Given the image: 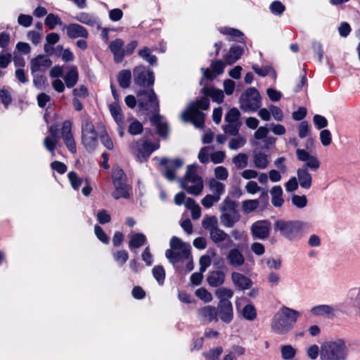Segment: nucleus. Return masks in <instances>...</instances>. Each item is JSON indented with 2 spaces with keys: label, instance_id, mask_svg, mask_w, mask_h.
<instances>
[{
  "label": "nucleus",
  "instance_id": "obj_1",
  "mask_svg": "<svg viewBox=\"0 0 360 360\" xmlns=\"http://www.w3.org/2000/svg\"><path fill=\"white\" fill-rule=\"evenodd\" d=\"M300 316V311L283 306L274 314L271 323V330L278 335H285L292 330Z\"/></svg>",
  "mask_w": 360,
  "mask_h": 360
},
{
  "label": "nucleus",
  "instance_id": "obj_2",
  "mask_svg": "<svg viewBox=\"0 0 360 360\" xmlns=\"http://www.w3.org/2000/svg\"><path fill=\"white\" fill-rule=\"evenodd\" d=\"M348 354L349 349L342 338L326 340L320 347L321 360H347Z\"/></svg>",
  "mask_w": 360,
  "mask_h": 360
},
{
  "label": "nucleus",
  "instance_id": "obj_3",
  "mask_svg": "<svg viewBox=\"0 0 360 360\" xmlns=\"http://www.w3.org/2000/svg\"><path fill=\"white\" fill-rule=\"evenodd\" d=\"M308 229V223L300 220L278 219L274 223V230L290 241L297 239Z\"/></svg>",
  "mask_w": 360,
  "mask_h": 360
},
{
  "label": "nucleus",
  "instance_id": "obj_4",
  "mask_svg": "<svg viewBox=\"0 0 360 360\" xmlns=\"http://www.w3.org/2000/svg\"><path fill=\"white\" fill-rule=\"evenodd\" d=\"M209 106V99L202 98L189 103L187 108L181 112V117L184 122H191L196 128H202L204 124L205 114L200 110H207Z\"/></svg>",
  "mask_w": 360,
  "mask_h": 360
},
{
  "label": "nucleus",
  "instance_id": "obj_5",
  "mask_svg": "<svg viewBox=\"0 0 360 360\" xmlns=\"http://www.w3.org/2000/svg\"><path fill=\"white\" fill-rule=\"evenodd\" d=\"M169 245L171 249L166 250V257L172 263H176L184 259L187 260L188 271H191L193 269V265L190 257V245L176 236L172 238Z\"/></svg>",
  "mask_w": 360,
  "mask_h": 360
},
{
  "label": "nucleus",
  "instance_id": "obj_6",
  "mask_svg": "<svg viewBox=\"0 0 360 360\" xmlns=\"http://www.w3.org/2000/svg\"><path fill=\"white\" fill-rule=\"evenodd\" d=\"M198 166L189 165L186 167L185 176L179 182L182 188L193 195H199L203 190V180L197 174Z\"/></svg>",
  "mask_w": 360,
  "mask_h": 360
},
{
  "label": "nucleus",
  "instance_id": "obj_7",
  "mask_svg": "<svg viewBox=\"0 0 360 360\" xmlns=\"http://www.w3.org/2000/svg\"><path fill=\"white\" fill-rule=\"evenodd\" d=\"M159 147L158 142L151 143L144 139L134 142L130 146L132 153L139 162L146 161L150 154Z\"/></svg>",
  "mask_w": 360,
  "mask_h": 360
},
{
  "label": "nucleus",
  "instance_id": "obj_8",
  "mask_svg": "<svg viewBox=\"0 0 360 360\" xmlns=\"http://www.w3.org/2000/svg\"><path fill=\"white\" fill-rule=\"evenodd\" d=\"M240 108L244 111H257L261 106L259 94L255 88H249L240 98Z\"/></svg>",
  "mask_w": 360,
  "mask_h": 360
},
{
  "label": "nucleus",
  "instance_id": "obj_9",
  "mask_svg": "<svg viewBox=\"0 0 360 360\" xmlns=\"http://www.w3.org/2000/svg\"><path fill=\"white\" fill-rule=\"evenodd\" d=\"M134 82L135 84L148 87L154 83V75L153 72L150 71L143 65H139L133 69Z\"/></svg>",
  "mask_w": 360,
  "mask_h": 360
},
{
  "label": "nucleus",
  "instance_id": "obj_10",
  "mask_svg": "<svg viewBox=\"0 0 360 360\" xmlns=\"http://www.w3.org/2000/svg\"><path fill=\"white\" fill-rule=\"evenodd\" d=\"M139 105L143 110L158 112L159 103L156 95L152 89L148 91H140L138 94Z\"/></svg>",
  "mask_w": 360,
  "mask_h": 360
},
{
  "label": "nucleus",
  "instance_id": "obj_11",
  "mask_svg": "<svg viewBox=\"0 0 360 360\" xmlns=\"http://www.w3.org/2000/svg\"><path fill=\"white\" fill-rule=\"evenodd\" d=\"M295 153L297 160L304 162L305 167L307 169L316 171L320 167L321 162L316 156L311 155L309 151L305 149L297 148Z\"/></svg>",
  "mask_w": 360,
  "mask_h": 360
},
{
  "label": "nucleus",
  "instance_id": "obj_12",
  "mask_svg": "<svg viewBox=\"0 0 360 360\" xmlns=\"http://www.w3.org/2000/svg\"><path fill=\"white\" fill-rule=\"evenodd\" d=\"M271 230V223L267 220H259L253 223L250 231L254 238L264 240L268 238Z\"/></svg>",
  "mask_w": 360,
  "mask_h": 360
},
{
  "label": "nucleus",
  "instance_id": "obj_13",
  "mask_svg": "<svg viewBox=\"0 0 360 360\" xmlns=\"http://www.w3.org/2000/svg\"><path fill=\"white\" fill-rule=\"evenodd\" d=\"M160 163L162 165H166L165 171L164 176L169 181H173L176 179V172L184 165V161L181 159L176 158L174 160H168L167 159L163 158L161 160Z\"/></svg>",
  "mask_w": 360,
  "mask_h": 360
},
{
  "label": "nucleus",
  "instance_id": "obj_14",
  "mask_svg": "<svg viewBox=\"0 0 360 360\" xmlns=\"http://www.w3.org/2000/svg\"><path fill=\"white\" fill-rule=\"evenodd\" d=\"M72 123L69 120H66L63 124L61 136L70 152L75 153L77 152L76 143L72 134Z\"/></svg>",
  "mask_w": 360,
  "mask_h": 360
},
{
  "label": "nucleus",
  "instance_id": "obj_15",
  "mask_svg": "<svg viewBox=\"0 0 360 360\" xmlns=\"http://www.w3.org/2000/svg\"><path fill=\"white\" fill-rule=\"evenodd\" d=\"M218 320L229 323L233 319V309L231 302L218 303L216 307Z\"/></svg>",
  "mask_w": 360,
  "mask_h": 360
},
{
  "label": "nucleus",
  "instance_id": "obj_16",
  "mask_svg": "<svg viewBox=\"0 0 360 360\" xmlns=\"http://www.w3.org/2000/svg\"><path fill=\"white\" fill-rule=\"evenodd\" d=\"M49 135L46 136L44 139V146L52 155H54V150L59 142V136H58V126L50 125L49 127Z\"/></svg>",
  "mask_w": 360,
  "mask_h": 360
},
{
  "label": "nucleus",
  "instance_id": "obj_17",
  "mask_svg": "<svg viewBox=\"0 0 360 360\" xmlns=\"http://www.w3.org/2000/svg\"><path fill=\"white\" fill-rule=\"evenodd\" d=\"M198 316L201 321L206 323L218 321L216 307L212 305H206L200 308L198 311Z\"/></svg>",
  "mask_w": 360,
  "mask_h": 360
},
{
  "label": "nucleus",
  "instance_id": "obj_18",
  "mask_svg": "<svg viewBox=\"0 0 360 360\" xmlns=\"http://www.w3.org/2000/svg\"><path fill=\"white\" fill-rule=\"evenodd\" d=\"M51 60L47 56L39 55L31 60L32 73L43 72L51 65Z\"/></svg>",
  "mask_w": 360,
  "mask_h": 360
},
{
  "label": "nucleus",
  "instance_id": "obj_19",
  "mask_svg": "<svg viewBox=\"0 0 360 360\" xmlns=\"http://www.w3.org/2000/svg\"><path fill=\"white\" fill-rule=\"evenodd\" d=\"M124 42L122 39H116L109 44V49L113 54L114 60L116 63L122 61L124 57Z\"/></svg>",
  "mask_w": 360,
  "mask_h": 360
},
{
  "label": "nucleus",
  "instance_id": "obj_20",
  "mask_svg": "<svg viewBox=\"0 0 360 360\" xmlns=\"http://www.w3.org/2000/svg\"><path fill=\"white\" fill-rule=\"evenodd\" d=\"M310 313L313 316L333 318L336 316L337 311L332 305L319 304L311 308Z\"/></svg>",
  "mask_w": 360,
  "mask_h": 360
},
{
  "label": "nucleus",
  "instance_id": "obj_21",
  "mask_svg": "<svg viewBox=\"0 0 360 360\" xmlns=\"http://www.w3.org/2000/svg\"><path fill=\"white\" fill-rule=\"evenodd\" d=\"M64 29L67 30L68 36L72 39L79 37L87 38L89 35L87 30L79 24L72 23L68 26L63 25V30Z\"/></svg>",
  "mask_w": 360,
  "mask_h": 360
},
{
  "label": "nucleus",
  "instance_id": "obj_22",
  "mask_svg": "<svg viewBox=\"0 0 360 360\" xmlns=\"http://www.w3.org/2000/svg\"><path fill=\"white\" fill-rule=\"evenodd\" d=\"M112 184L114 186V191L112 193V195L115 199H127L130 197L131 193V187L127 182L116 183Z\"/></svg>",
  "mask_w": 360,
  "mask_h": 360
},
{
  "label": "nucleus",
  "instance_id": "obj_23",
  "mask_svg": "<svg viewBox=\"0 0 360 360\" xmlns=\"http://www.w3.org/2000/svg\"><path fill=\"white\" fill-rule=\"evenodd\" d=\"M151 123L156 127L158 133L161 136H166L169 131V126L165 119L158 114L150 117Z\"/></svg>",
  "mask_w": 360,
  "mask_h": 360
},
{
  "label": "nucleus",
  "instance_id": "obj_24",
  "mask_svg": "<svg viewBox=\"0 0 360 360\" xmlns=\"http://www.w3.org/2000/svg\"><path fill=\"white\" fill-rule=\"evenodd\" d=\"M228 263L233 267L238 268L245 263V257L238 248L230 250L226 256Z\"/></svg>",
  "mask_w": 360,
  "mask_h": 360
},
{
  "label": "nucleus",
  "instance_id": "obj_25",
  "mask_svg": "<svg viewBox=\"0 0 360 360\" xmlns=\"http://www.w3.org/2000/svg\"><path fill=\"white\" fill-rule=\"evenodd\" d=\"M231 281L236 287L241 290L249 289L252 285V281L248 277L238 272L231 274Z\"/></svg>",
  "mask_w": 360,
  "mask_h": 360
},
{
  "label": "nucleus",
  "instance_id": "obj_26",
  "mask_svg": "<svg viewBox=\"0 0 360 360\" xmlns=\"http://www.w3.org/2000/svg\"><path fill=\"white\" fill-rule=\"evenodd\" d=\"M297 181L300 186L309 189L312 185V176L307 167L299 168L297 170Z\"/></svg>",
  "mask_w": 360,
  "mask_h": 360
},
{
  "label": "nucleus",
  "instance_id": "obj_27",
  "mask_svg": "<svg viewBox=\"0 0 360 360\" xmlns=\"http://www.w3.org/2000/svg\"><path fill=\"white\" fill-rule=\"evenodd\" d=\"M240 218L237 210L221 213L220 219L224 227L231 228L237 223Z\"/></svg>",
  "mask_w": 360,
  "mask_h": 360
},
{
  "label": "nucleus",
  "instance_id": "obj_28",
  "mask_svg": "<svg viewBox=\"0 0 360 360\" xmlns=\"http://www.w3.org/2000/svg\"><path fill=\"white\" fill-rule=\"evenodd\" d=\"M207 280L209 285L211 286H220L224 283L225 274L220 270L212 271L209 274Z\"/></svg>",
  "mask_w": 360,
  "mask_h": 360
},
{
  "label": "nucleus",
  "instance_id": "obj_29",
  "mask_svg": "<svg viewBox=\"0 0 360 360\" xmlns=\"http://www.w3.org/2000/svg\"><path fill=\"white\" fill-rule=\"evenodd\" d=\"M78 79L79 75L77 68L75 66L70 67L64 77L66 86L68 88L73 87L78 82Z\"/></svg>",
  "mask_w": 360,
  "mask_h": 360
},
{
  "label": "nucleus",
  "instance_id": "obj_30",
  "mask_svg": "<svg viewBox=\"0 0 360 360\" xmlns=\"http://www.w3.org/2000/svg\"><path fill=\"white\" fill-rule=\"evenodd\" d=\"M271 203L274 207H280L283 205V189L280 186H274L270 191Z\"/></svg>",
  "mask_w": 360,
  "mask_h": 360
},
{
  "label": "nucleus",
  "instance_id": "obj_31",
  "mask_svg": "<svg viewBox=\"0 0 360 360\" xmlns=\"http://www.w3.org/2000/svg\"><path fill=\"white\" fill-rule=\"evenodd\" d=\"M202 93L206 96H210L214 102L220 103L224 100V93L220 89H217L214 87L205 86L202 89Z\"/></svg>",
  "mask_w": 360,
  "mask_h": 360
},
{
  "label": "nucleus",
  "instance_id": "obj_32",
  "mask_svg": "<svg viewBox=\"0 0 360 360\" xmlns=\"http://www.w3.org/2000/svg\"><path fill=\"white\" fill-rule=\"evenodd\" d=\"M208 187L212 195H218L219 199L225 193V185L216 179H212L209 181Z\"/></svg>",
  "mask_w": 360,
  "mask_h": 360
},
{
  "label": "nucleus",
  "instance_id": "obj_33",
  "mask_svg": "<svg viewBox=\"0 0 360 360\" xmlns=\"http://www.w3.org/2000/svg\"><path fill=\"white\" fill-rule=\"evenodd\" d=\"M243 49L240 46H232L229 53L224 56L226 63L229 65L234 63L240 58L243 54Z\"/></svg>",
  "mask_w": 360,
  "mask_h": 360
},
{
  "label": "nucleus",
  "instance_id": "obj_34",
  "mask_svg": "<svg viewBox=\"0 0 360 360\" xmlns=\"http://www.w3.org/2000/svg\"><path fill=\"white\" fill-rule=\"evenodd\" d=\"M215 296L219 300L218 303L231 302L230 299L233 296V291L227 288H219L215 291Z\"/></svg>",
  "mask_w": 360,
  "mask_h": 360
},
{
  "label": "nucleus",
  "instance_id": "obj_35",
  "mask_svg": "<svg viewBox=\"0 0 360 360\" xmlns=\"http://www.w3.org/2000/svg\"><path fill=\"white\" fill-rule=\"evenodd\" d=\"M75 19L79 21L81 23L89 25V26H97L98 27V23L97 18L92 15L87 13H79L77 14Z\"/></svg>",
  "mask_w": 360,
  "mask_h": 360
},
{
  "label": "nucleus",
  "instance_id": "obj_36",
  "mask_svg": "<svg viewBox=\"0 0 360 360\" xmlns=\"http://www.w3.org/2000/svg\"><path fill=\"white\" fill-rule=\"evenodd\" d=\"M82 139V143L87 150L92 151L96 148L98 143L96 133L83 134Z\"/></svg>",
  "mask_w": 360,
  "mask_h": 360
},
{
  "label": "nucleus",
  "instance_id": "obj_37",
  "mask_svg": "<svg viewBox=\"0 0 360 360\" xmlns=\"http://www.w3.org/2000/svg\"><path fill=\"white\" fill-rule=\"evenodd\" d=\"M253 162L255 167L260 169H266L269 163L268 155L261 152L255 153Z\"/></svg>",
  "mask_w": 360,
  "mask_h": 360
},
{
  "label": "nucleus",
  "instance_id": "obj_38",
  "mask_svg": "<svg viewBox=\"0 0 360 360\" xmlns=\"http://www.w3.org/2000/svg\"><path fill=\"white\" fill-rule=\"evenodd\" d=\"M111 115L120 128H123V115L120 107L116 103H112L109 105Z\"/></svg>",
  "mask_w": 360,
  "mask_h": 360
},
{
  "label": "nucleus",
  "instance_id": "obj_39",
  "mask_svg": "<svg viewBox=\"0 0 360 360\" xmlns=\"http://www.w3.org/2000/svg\"><path fill=\"white\" fill-rule=\"evenodd\" d=\"M219 31L224 35L229 36L232 40L238 41H242L243 40V34L238 30L224 27L219 28Z\"/></svg>",
  "mask_w": 360,
  "mask_h": 360
},
{
  "label": "nucleus",
  "instance_id": "obj_40",
  "mask_svg": "<svg viewBox=\"0 0 360 360\" xmlns=\"http://www.w3.org/2000/svg\"><path fill=\"white\" fill-rule=\"evenodd\" d=\"M202 226L210 233L219 227L218 219L215 216H205L202 221Z\"/></svg>",
  "mask_w": 360,
  "mask_h": 360
},
{
  "label": "nucleus",
  "instance_id": "obj_41",
  "mask_svg": "<svg viewBox=\"0 0 360 360\" xmlns=\"http://www.w3.org/2000/svg\"><path fill=\"white\" fill-rule=\"evenodd\" d=\"M131 80V72L129 70H122L117 75V81L120 86L126 89L129 86Z\"/></svg>",
  "mask_w": 360,
  "mask_h": 360
},
{
  "label": "nucleus",
  "instance_id": "obj_42",
  "mask_svg": "<svg viewBox=\"0 0 360 360\" xmlns=\"http://www.w3.org/2000/svg\"><path fill=\"white\" fill-rule=\"evenodd\" d=\"M146 240V238L143 233H133L130 236L129 247L131 249L139 248L144 244Z\"/></svg>",
  "mask_w": 360,
  "mask_h": 360
},
{
  "label": "nucleus",
  "instance_id": "obj_43",
  "mask_svg": "<svg viewBox=\"0 0 360 360\" xmlns=\"http://www.w3.org/2000/svg\"><path fill=\"white\" fill-rule=\"evenodd\" d=\"M210 238L214 243L218 244L229 239V236L218 227L210 233Z\"/></svg>",
  "mask_w": 360,
  "mask_h": 360
},
{
  "label": "nucleus",
  "instance_id": "obj_44",
  "mask_svg": "<svg viewBox=\"0 0 360 360\" xmlns=\"http://www.w3.org/2000/svg\"><path fill=\"white\" fill-rule=\"evenodd\" d=\"M281 357L284 360L292 359L297 354V349L291 345H284L281 346Z\"/></svg>",
  "mask_w": 360,
  "mask_h": 360
},
{
  "label": "nucleus",
  "instance_id": "obj_45",
  "mask_svg": "<svg viewBox=\"0 0 360 360\" xmlns=\"http://www.w3.org/2000/svg\"><path fill=\"white\" fill-rule=\"evenodd\" d=\"M139 56L146 60L150 65H155L157 63V58L154 55H151V51L148 47H143L139 51Z\"/></svg>",
  "mask_w": 360,
  "mask_h": 360
},
{
  "label": "nucleus",
  "instance_id": "obj_46",
  "mask_svg": "<svg viewBox=\"0 0 360 360\" xmlns=\"http://www.w3.org/2000/svg\"><path fill=\"white\" fill-rule=\"evenodd\" d=\"M44 23L50 30L54 29L56 25H59L63 27V25H65L60 20L59 16L53 13L49 14L46 16Z\"/></svg>",
  "mask_w": 360,
  "mask_h": 360
},
{
  "label": "nucleus",
  "instance_id": "obj_47",
  "mask_svg": "<svg viewBox=\"0 0 360 360\" xmlns=\"http://www.w3.org/2000/svg\"><path fill=\"white\" fill-rule=\"evenodd\" d=\"M233 163L238 169H244L248 165V156L245 153H238L233 158Z\"/></svg>",
  "mask_w": 360,
  "mask_h": 360
},
{
  "label": "nucleus",
  "instance_id": "obj_48",
  "mask_svg": "<svg viewBox=\"0 0 360 360\" xmlns=\"http://www.w3.org/2000/svg\"><path fill=\"white\" fill-rule=\"evenodd\" d=\"M112 184L127 182V176L119 167H115L112 172Z\"/></svg>",
  "mask_w": 360,
  "mask_h": 360
},
{
  "label": "nucleus",
  "instance_id": "obj_49",
  "mask_svg": "<svg viewBox=\"0 0 360 360\" xmlns=\"http://www.w3.org/2000/svg\"><path fill=\"white\" fill-rule=\"evenodd\" d=\"M242 314L244 319L248 321H253L257 317L256 309L251 304H248L244 307L242 310Z\"/></svg>",
  "mask_w": 360,
  "mask_h": 360
},
{
  "label": "nucleus",
  "instance_id": "obj_50",
  "mask_svg": "<svg viewBox=\"0 0 360 360\" xmlns=\"http://www.w3.org/2000/svg\"><path fill=\"white\" fill-rule=\"evenodd\" d=\"M236 207V203L227 198L221 203L219 210L221 213L231 212L237 210Z\"/></svg>",
  "mask_w": 360,
  "mask_h": 360
},
{
  "label": "nucleus",
  "instance_id": "obj_51",
  "mask_svg": "<svg viewBox=\"0 0 360 360\" xmlns=\"http://www.w3.org/2000/svg\"><path fill=\"white\" fill-rule=\"evenodd\" d=\"M259 205L258 200H248L243 202L242 208L244 212L250 213L255 210Z\"/></svg>",
  "mask_w": 360,
  "mask_h": 360
},
{
  "label": "nucleus",
  "instance_id": "obj_52",
  "mask_svg": "<svg viewBox=\"0 0 360 360\" xmlns=\"http://www.w3.org/2000/svg\"><path fill=\"white\" fill-rule=\"evenodd\" d=\"M281 276L275 271H271L266 275V281L271 288L277 287L281 282Z\"/></svg>",
  "mask_w": 360,
  "mask_h": 360
},
{
  "label": "nucleus",
  "instance_id": "obj_53",
  "mask_svg": "<svg viewBox=\"0 0 360 360\" xmlns=\"http://www.w3.org/2000/svg\"><path fill=\"white\" fill-rule=\"evenodd\" d=\"M246 143V139L243 136H236L231 139L229 142V147L231 150H237L242 148Z\"/></svg>",
  "mask_w": 360,
  "mask_h": 360
},
{
  "label": "nucleus",
  "instance_id": "obj_54",
  "mask_svg": "<svg viewBox=\"0 0 360 360\" xmlns=\"http://www.w3.org/2000/svg\"><path fill=\"white\" fill-rule=\"evenodd\" d=\"M219 200L218 195L207 194L202 199L201 203L205 208H210L215 203L219 202Z\"/></svg>",
  "mask_w": 360,
  "mask_h": 360
},
{
  "label": "nucleus",
  "instance_id": "obj_55",
  "mask_svg": "<svg viewBox=\"0 0 360 360\" xmlns=\"http://www.w3.org/2000/svg\"><path fill=\"white\" fill-rule=\"evenodd\" d=\"M195 295L205 302H210L213 300V297L211 292L203 288L198 289L195 291Z\"/></svg>",
  "mask_w": 360,
  "mask_h": 360
},
{
  "label": "nucleus",
  "instance_id": "obj_56",
  "mask_svg": "<svg viewBox=\"0 0 360 360\" xmlns=\"http://www.w3.org/2000/svg\"><path fill=\"white\" fill-rule=\"evenodd\" d=\"M240 115V111L237 108H233L225 115V121L226 122H239Z\"/></svg>",
  "mask_w": 360,
  "mask_h": 360
},
{
  "label": "nucleus",
  "instance_id": "obj_57",
  "mask_svg": "<svg viewBox=\"0 0 360 360\" xmlns=\"http://www.w3.org/2000/svg\"><path fill=\"white\" fill-rule=\"evenodd\" d=\"M152 272L158 283L162 284L165 278V272L163 267L161 266H155L153 267Z\"/></svg>",
  "mask_w": 360,
  "mask_h": 360
},
{
  "label": "nucleus",
  "instance_id": "obj_58",
  "mask_svg": "<svg viewBox=\"0 0 360 360\" xmlns=\"http://www.w3.org/2000/svg\"><path fill=\"white\" fill-rule=\"evenodd\" d=\"M240 127V122H227L224 127V130L226 134L236 136L238 133Z\"/></svg>",
  "mask_w": 360,
  "mask_h": 360
},
{
  "label": "nucleus",
  "instance_id": "obj_59",
  "mask_svg": "<svg viewBox=\"0 0 360 360\" xmlns=\"http://www.w3.org/2000/svg\"><path fill=\"white\" fill-rule=\"evenodd\" d=\"M113 258L116 262L123 265L128 259L129 255L126 250H118L112 254Z\"/></svg>",
  "mask_w": 360,
  "mask_h": 360
},
{
  "label": "nucleus",
  "instance_id": "obj_60",
  "mask_svg": "<svg viewBox=\"0 0 360 360\" xmlns=\"http://www.w3.org/2000/svg\"><path fill=\"white\" fill-rule=\"evenodd\" d=\"M68 176L72 187L75 190H78L82 183V179H80L75 172H70Z\"/></svg>",
  "mask_w": 360,
  "mask_h": 360
},
{
  "label": "nucleus",
  "instance_id": "obj_61",
  "mask_svg": "<svg viewBox=\"0 0 360 360\" xmlns=\"http://www.w3.org/2000/svg\"><path fill=\"white\" fill-rule=\"evenodd\" d=\"M82 135L96 133L92 122L87 117L82 121Z\"/></svg>",
  "mask_w": 360,
  "mask_h": 360
},
{
  "label": "nucleus",
  "instance_id": "obj_62",
  "mask_svg": "<svg viewBox=\"0 0 360 360\" xmlns=\"http://www.w3.org/2000/svg\"><path fill=\"white\" fill-rule=\"evenodd\" d=\"M292 203L298 208H304L307 204L305 195H295L292 197Z\"/></svg>",
  "mask_w": 360,
  "mask_h": 360
},
{
  "label": "nucleus",
  "instance_id": "obj_63",
  "mask_svg": "<svg viewBox=\"0 0 360 360\" xmlns=\"http://www.w3.org/2000/svg\"><path fill=\"white\" fill-rule=\"evenodd\" d=\"M266 266L270 269L278 270L282 266V261L279 258L271 257L266 261Z\"/></svg>",
  "mask_w": 360,
  "mask_h": 360
},
{
  "label": "nucleus",
  "instance_id": "obj_64",
  "mask_svg": "<svg viewBox=\"0 0 360 360\" xmlns=\"http://www.w3.org/2000/svg\"><path fill=\"white\" fill-rule=\"evenodd\" d=\"M214 176L217 180L224 181L228 178L229 172L225 167L219 166L214 169Z\"/></svg>",
  "mask_w": 360,
  "mask_h": 360
}]
</instances>
